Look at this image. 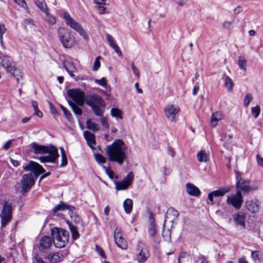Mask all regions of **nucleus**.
I'll return each instance as SVG.
<instances>
[{"label": "nucleus", "mask_w": 263, "mask_h": 263, "mask_svg": "<svg viewBox=\"0 0 263 263\" xmlns=\"http://www.w3.org/2000/svg\"><path fill=\"white\" fill-rule=\"evenodd\" d=\"M11 205L7 202L3 204V209L0 214L2 228H4L11 221L12 218Z\"/></svg>", "instance_id": "nucleus-7"}, {"label": "nucleus", "mask_w": 263, "mask_h": 263, "mask_svg": "<svg viewBox=\"0 0 263 263\" xmlns=\"http://www.w3.org/2000/svg\"><path fill=\"white\" fill-rule=\"evenodd\" d=\"M234 220L238 224L242 226H245V217L242 214L238 213L233 216Z\"/></svg>", "instance_id": "nucleus-34"}, {"label": "nucleus", "mask_w": 263, "mask_h": 263, "mask_svg": "<svg viewBox=\"0 0 263 263\" xmlns=\"http://www.w3.org/2000/svg\"><path fill=\"white\" fill-rule=\"evenodd\" d=\"M235 173H236V183H237L238 182H240L242 181L243 180L241 178L242 174L238 171H236Z\"/></svg>", "instance_id": "nucleus-53"}, {"label": "nucleus", "mask_w": 263, "mask_h": 263, "mask_svg": "<svg viewBox=\"0 0 263 263\" xmlns=\"http://www.w3.org/2000/svg\"><path fill=\"white\" fill-rule=\"evenodd\" d=\"M86 127L88 129L92 130V131H97L98 125L95 122H93L91 120H87L86 121Z\"/></svg>", "instance_id": "nucleus-38"}, {"label": "nucleus", "mask_w": 263, "mask_h": 263, "mask_svg": "<svg viewBox=\"0 0 263 263\" xmlns=\"http://www.w3.org/2000/svg\"><path fill=\"white\" fill-rule=\"evenodd\" d=\"M69 227L70 231L72 234V237L75 239L78 238L79 234L78 232L77 228L76 226L71 224V223L69 224Z\"/></svg>", "instance_id": "nucleus-40"}, {"label": "nucleus", "mask_w": 263, "mask_h": 263, "mask_svg": "<svg viewBox=\"0 0 263 263\" xmlns=\"http://www.w3.org/2000/svg\"><path fill=\"white\" fill-rule=\"evenodd\" d=\"M105 5H100V14L108 13L106 11V8L105 7Z\"/></svg>", "instance_id": "nucleus-57"}, {"label": "nucleus", "mask_w": 263, "mask_h": 263, "mask_svg": "<svg viewBox=\"0 0 263 263\" xmlns=\"http://www.w3.org/2000/svg\"><path fill=\"white\" fill-rule=\"evenodd\" d=\"M101 123L102 125V128L104 129H108L109 127V124L107 119L106 117H102L101 119Z\"/></svg>", "instance_id": "nucleus-49"}, {"label": "nucleus", "mask_w": 263, "mask_h": 263, "mask_svg": "<svg viewBox=\"0 0 263 263\" xmlns=\"http://www.w3.org/2000/svg\"><path fill=\"white\" fill-rule=\"evenodd\" d=\"M179 214V213L178 211L175 210L174 208H169L167 210L165 217L164 222L167 220H170L171 222H173L178 218Z\"/></svg>", "instance_id": "nucleus-20"}, {"label": "nucleus", "mask_w": 263, "mask_h": 263, "mask_svg": "<svg viewBox=\"0 0 263 263\" xmlns=\"http://www.w3.org/2000/svg\"><path fill=\"white\" fill-rule=\"evenodd\" d=\"M237 191L248 193L250 191V181L249 180H243L240 182L236 183Z\"/></svg>", "instance_id": "nucleus-22"}, {"label": "nucleus", "mask_w": 263, "mask_h": 263, "mask_svg": "<svg viewBox=\"0 0 263 263\" xmlns=\"http://www.w3.org/2000/svg\"><path fill=\"white\" fill-rule=\"evenodd\" d=\"M63 18L66 24L70 28L77 31L84 39H87L88 36L85 31L83 29L81 25L73 20L68 12H64Z\"/></svg>", "instance_id": "nucleus-6"}, {"label": "nucleus", "mask_w": 263, "mask_h": 263, "mask_svg": "<svg viewBox=\"0 0 263 263\" xmlns=\"http://www.w3.org/2000/svg\"><path fill=\"white\" fill-rule=\"evenodd\" d=\"M224 118L223 115L220 111H217L213 113L211 117V124L212 127H216L218 121L222 120Z\"/></svg>", "instance_id": "nucleus-27"}, {"label": "nucleus", "mask_w": 263, "mask_h": 263, "mask_svg": "<svg viewBox=\"0 0 263 263\" xmlns=\"http://www.w3.org/2000/svg\"><path fill=\"white\" fill-rule=\"evenodd\" d=\"M223 27L227 29H231L233 28V24L228 21H226L223 23Z\"/></svg>", "instance_id": "nucleus-51"}, {"label": "nucleus", "mask_w": 263, "mask_h": 263, "mask_svg": "<svg viewBox=\"0 0 263 263\" xmlns=\"http://www.w3.org/2000/svg\"><path fill=\"white\" fill-rule=\"evenodd\" d=\"M68 103L70 107H71L73 112L77 115H82V110L78 106L76 103L71 101L68 102Z\"/></svg>", "instance_id": "nucleus-36"}, {"label": "nucleus", "mask_w": 263, "mask_h": 263, "mask_svg": "<svg viewBox=\"0 0 263 263\" xmlns=\"http://www.w3.org/2000/svg\"><path fill=\"white\" fill-rule=\"evenodd\" d=\"M135 87L136 88V90H137V91L138 93H142L143 91H142V89H141L139 87V84L138 83H136L135 84Z\"/></svg>", "instance_id": "nucleus-64"}, {"label": "nucleus", "mask_w": 263, "mask_h": 263, "mask_svg": "<svg viewBox=\"0 0 263 263\" xmlns=\"http://www.w3.org/2000/svg\"><path fill=\"white\" fill-rule=\"evenodd\" d=\"M256 159L258 164L263 167V158L261 157L259 155H257L256 156Z\"/></svg>", "instance_id": "nucleus-55"}, {"label": "nucleus", "mask_w": 263, "mask_h": 263, "mask_svg": "<svg viewBox=\"0 0 263 263\" xmlns=\"http://www.w3.org/2000/svg\"><path fill=\"white\" fill-rule=\"evenodd\" d=\"M60 108L62 110L65 117L66 119L69 121L71 122L72 121V118L71 114L67 110V109L62 104L60 105Z\"/></svg>", "instance_id": "nucleus-43"}, {"label": "nucleus", "mask_w": 263, "mask_h": 263, "mask_svg": "<svg viewBox=\"0 0 263 263\" xmlns=\"http://www.w3.org/2000/svg\"><path fill=\"white\" fill-rule=\"evenodd\" d=\"M51 236L53 242L57 248H64L68 243L69 233L66 230L61 228H54L51 230Z\"/></svg>", "instance_id": "nucleus-4"}, {"label": "nucleus", "mask_w": 263, "mask_h": 263, "mask_svg": "<svg viewBox=\"0 0 263 263\" xmlns=\"http://www.w3.org/2000/svg\"><path fill=\"white\" fill-rule=\"evenodd\" d=\"M214 196L213 195V194H212V192H211L210 193H209L208 194V198L209 199V200L210 201V202H211V204H213V197Z\"/></svg>", "instance_id": "nucleus-63"}, {"label": "nucleus", "mask_w": 263, "mask_h": 263, "mask_svg": "<svg viewBox=\"0 0 263 263\" xmlns=\"http://www.w3.org/2000/svg\"><path fill=\"white\" fill-rule=\"evenodd\" d=\"M114 237L115 242L118 247L124 250L127 248L128 246L127 242L122 237L121 229L120 228H117L115 230Z\"/></svg>", "instance_id": "nucleus-14"}, {"label": "nucleus", "mask_w": 263, "mask_h": 263, "mask_svg": "<svg viewBox=\"0 0 263 263\" xmlns=\"http://www.w3.org/2000/svg\"><path fill=\"white\" fill-rule=\"evenodd\" d=\"M149 224L148 227V234L150 237H153L155 236L156 230L154 223V217L152 213H150L149 216Z\"/></svg>", "instance_id": "nucleus-26"}, {"label": "nucleus", "mask_w": 263, "mask_h": 263, "mask_svg": "<svg viewBox=\"0 0 263 263\" xmlns=\"http://www.w3.org/2000/svg\"><path fill=\"white\" fill-rule=\"evenodd\" d=\"M83 135L87 144L93 151L95 149L94 146L96 144L95 136L93 134L87 130L84 132Z\"/></svg>", "instance_id": "nucleus-18"}, {"label": "nucleus", "mask_w": 263, "mask_h": 263, "mask_svg": "<svg viewBox=\"0 0 263 263\" xmlns=\"http://www.w3.org/2000/svg\"><path fill=\"white\" fill-rule=\"evenodd\" d=\"M126 145L120 139L115 140L111 144L106 147V152L109 161L116 162L119 165L122 164L126 159Z\"/></svg>", "instance_id": "nucleus-3"}, {"label": "nucleus", "mask_w": 263, "mask_h": 263, "mask_svg": "<svg viewBox=\"0 0 263 263\" xmlns=\"http://www.w3.org/2000/svg\"><path fill=\"white\" fill-rule=\"evenodd\" d=\"M252 98V95L251 93H249L246 95L243 101V105L245 108H247L248 107Z\"/></svg>", "instance_id": "nucleus-46"}, {"label": "nucleus", "mask_w": 263, "mask_h": 263, "mask_svg": "<svg viewBox=\"0 0 263 263\" xmlns=\"http://www.w3.org/2000/svg\"><path fill=\"white\" fill-rule=\"evenodd\" d=\"M137 250H140V252L137 255V260L139 263H143L149 256L148 251L144 244L141 241L138 242Z\"/></svg>", "instance_id": "nucleus-13"}, {"label": "nucleus", "mask_w": 263, "mask_h": 263, "mask_svg": "<svg viewBox=\"0 0 263 263\" xmlns=\"http://www.w3.org/2000/svg\"><path fill=\"white\" fill-rule=\"evenodd\" d=\"M34 115L38 116L39 117L41 118L43 116L42 112L39 110V109L37 108L34 109Z\"/></svg>", "instance_id": "nucleus-59"}, {"label": "nucleus", "mask_w": 263, "mask_h": 263, "mask_svg": "<svg viewBox=\"0 0 263 263\" xmlns=\"http://www.w3.org/2000/svg\"><path fill=\"white\" fill-rule=\"evenodd\" d=\"M251 257L255 263H263V253L259 251H253Z\"/></svg>", "instance_id": "nucleus-30"}, {"label": "nucleus", "mask_w": 263, "mask_h": 263, "mask_svg": "<svg viewBox=\"0 0 263 263\" xmlns=\"http://www.w3.org/2000/svg\"><path fill=\"white\" fill-rule=\"evenodd\" d=\"M61 153V158H62V162L60 165L61 167H64L66 166L67 164V160L66 154L63 148H60Z\"/></svg>", "instance_id": "nucleus-42"}, {"label": "nucleus", "mask_w": 263, "mask_h": 263, "mask_svg": "<svg viewBox=\"0 0 263 263\" xmlns=\"http://www.w3.org/2000/svg\"><path fill=\"white\" fill-rule=\"evenodd\" d=\"M230 191V189L229 188H222L212 192V194L214 197H221L223 196L226 193L229 192Z\"/></svg>", "instance_id": "nucleus-37"}, {"label": "nucleus", "mask_w": 263, "mask_h": 263, "mask_svg": "<svg viewBox=\"0 0 263 263\" xmlns=\"http://www.w3.org/2000/svg\"><path fill=\"white\" fill-rule=\"evenodd\" d=\"M23 170L25 171L32 172L35 176H38L45 172L40 164L33 161H30L27 165L24 166Z\"/></svg>", "instance_id": "nucleus-12"}, {"label": "nucleus", "mask_w": 263, "mask_h": 263, "mask_svg": "<svg viewBox=\"0 0 263 263\" xmlns=\"http://www.w3.org/2000/svg\"><path fill=\"white\" fill-rule=\"evenodd\" d=\"M123 208L126 213H130L133 208V201L130 199H126L123 203Z\"/></svg>", "instance_id": "nucleus-33"}, {"label": "nucleus", "mask_w": 263, "mask_h": 263, "mask_svg": "<svg viewBox=\"0 0 263 263\" xmlns=\"http://www.w3.org/2000/svg\"><path fill=\"white\" fill-rule=\"evenodd\" d=\"M246 207L249 211L255 213L259 210V203L256 199L248 200L246 202Z\"/></svg>", "instance_id": "nucleus-21"}, {"label": "nucleus", "mask_w": 263, "mask_h": 263, "mask_svg": "<svg viewBox=\"0 0 263 263\" xmlns=\"http://www.w3.org/2000/svg\"><path fill=\"white\" fill-rule=\"evenodd\" d=\"M46 14V15H47V21L51 25H53L55 23H56V21H55V18L50 15L48 12V9L47 8V12H44Z\"/></svg>", "instance_id": "nucleus-48"}, {"label": "nucleus", "mask_w": 263, "mask_h": 263, "mask_svg": "<svg viewBox=\"0 0 263 263\" xmlns=\"http://www.w3.org/2000/svg\"><path fill=\"white\" fill-rule=\"evenodd\" d=\"M179 108L172 104L167 105L164 109V115L170 121H174L176 115L179 112Z\"/></svg>", "instance_id": "nucleus-15"}, {"label": "nucleus", "mask_w": 263, "mask_h": 263, "mask_svg": "<svg viewBox=\"0 0 263 263\" xmlns=\"http://www.w3.org/2000/svg\"><path fill=\"white\" fill-rule=\"evenodd\" d=\"M67 95L79 106H83L85 101L91 107L95 115L99 116V98L97 95H88L85 98L84 92L80 89H69Z\"/></svg>", "instance_id": "nucleus-2"}, {"label": "nucleus", "mask_w": 263, "mask_h": 263, "mask_svg": "<svg viewBox=\"0 0 263 263\" xmlns=\"http://www.w3.org/2000/svg\"><path fill=\"white\" fill-rule=\"evenodd\" d=\"M247 61L243 57L240 56L238 58V66L239 68L244 71L247 70Z\"/></svg>", "instance_id": "nucleus-39"}, {"label": "nucleus", "mask_w": 263, "mask_h": 263, "mask_svg": "<svg viewBox=\"0 0 263 263\" xmlns=\"http://www.w3.org/2000/svg\"><path fill=\"white\" fill-rule=\"evenodd\" d=\"M133 179V174L132 172L129 173L122 181L115 182L116 189L118 191L127 189L132 184Z\"/></svg>", "instance_id": "nucleus-11"}, {"label": "nucleus", "mask_w": 263, "mask_h": 263, "mask_svg": "<svg viewBox=\"0 0 263 263\" xmlns=\"http://www.w3.org/2000/svg\"><path fill=\"white\" fill-rule=\"evenodd\" d=\"M10 162L12 165L14 167H17L20 165V163L18 161L10 159Z\"/></svg>", "instance_id": "nucleus-60"}, {"label": "nucleus", "mask_w": 263, "mask_h": 263, "mask_svg": "<svg viewBox=\"0 0 263 263\" xmlns=\"http://www.w3.org/2000/svg\"><path fill=\"white\" fill-rule=\"evenodd\" d=\"M7 29L4 24L0 23V43L3 45V34L6 32Z\"/></svg>", "instance_id": "nucleus-44"}, {"label": "nucleus", "mask_w": 263, "mask_h": 263, "mask_svg": "<svg viewBox=\"0 0 263 263\" xmlns=\"http://www.w3.org/2000/svg\"><path fill=\"white\" fill-rule=\"evenodd\" d=\"M49 105L51 112L53 114H57L58 112L56 108L54 107H53V106L51 104V103H49Z\"/></svg>", "instance_id": "nucleus-61"}, {"label": "nucleus", "mask_w": 263, "mask_h": 263, "mask_svg": "<svg viewBox=\"0 0 263 263\" xmlns=\"http://www.w3.org/2000/svg\"><path fill=\"white\" fill-rule=\"evenodd\" d=\"M199 90V87L198 85H195L193 89V95L196 96Z\"/></svg>", "instance_id": "nucleus-58"}, {"label": "nucleus", "mask_w": 263, "mask_h": 263, "mask_svg": "<svg viewBox=\"0 0 263 263\" xmlns=\"http://www.w3.org/2000/svg\"><path fill=\"white\" fill-rule=\"evenodd\" d=\"M226 202L228 204L232 205L235 209H240L243 202L241 193L239 191H236L235 194L228 196Z\"/></svg>", "instance_id": "nucleus-8"}, {"label": "nucleus", "mask_w": 263, "mask_h": 263, "mask_svg": "<svg viewBox=\"0 0 263 263\" xmlns=\"http://www.w3.org/2000/svg\"><path fill=\"white\" fill-rule=\"evenodd\" d=\"M106 40L110 47L115 50L116 53L121 58L122 57V52L119 47L115 43L113 37L107 33L106 35Z\"/></svg>", "instance_id": "nucleus-19"}, {"label": "nucleus", "mask_w": 263, "mask_h": 263, "mask_svg": "<svg viewBox=\"0 0 263 263\" xmlns=\"http://www.w3.org/2000/svg\"><path fill=\"white\" fill-rule=\"evenodd\" d=\"M186 192L189 195L193 196H198L200 194V190L195 185L188 183L186 184Z\"/></svg>", "instance_id": "nucleus-25"}, {"label": "nucleus", "mask_w": 263, "mask_h": 263, "mask_svg": "<svg viewBox=\"0 0 263 263\" xmlns=\"http://www.w3.org/2000/svg\"><path fill=\"white\" fill-rule=\"evenodd\" d=\"M101 166L104 170L105 173L108 176V177L110 179L115 178L116 179H117L118 178V176L117 175H114V172L111 170L109 165H102Z\"/></svg>", "instance_id": "nucleus-32"}, {"label": "nucleus", "mask_w": 263, "mask_h": 263, "mask_svg": "<svg viewBox=\"0 0 263 263\" xmlns=\"http://www.w3.org/2000/svg\"><path fill=\"white\" fill-rule=\"evenodd\" d=\"M12 140H9L7 141L4 145L3 147L5 149L7 150L10 147Z\"/></svg>", "instance_id": "nucleus-56"}, {"label": "nucleus", "mask_w": 263, "mask_h": 263, "mask_svg": "<svg viewBox=\"0 0 263 263\" xmlns=\"http://www.w3.org/2000/svg\"><path fill=\"white\" fill-rule=\"evenodd\" d=\"M37 7L43 12H47V5L44 0H34Z\"/></svg>", "instance_id": "nucleus-35"}, {"label": "nucleus", "mask_w": 263, "mask_h": 263, "mask_svg": "<svg viewBox=\"0 0 263 263\" xmlns=\"http://www.w3.org/2000/svg\"><path fill=\"white\" fill-rule=\"evenodd\" d=\"M132 68L133 72L135 76L139 77L140 76V72L139 69L134 65V63L132 64Z\"/></svg>", "instance_id": "nucleus-52"}, {"label": "nucleus", "mask_w": 263, "mask_h": 263, "mask_svg": "<svg viewBox=\"0 0 263 263\" xmlns=\"http://www.w3.org/2000/svg\"><path fill=\"white\" fill-rule=\"evenodd\" d=\"M74 209V207L68 205L63 202H61L59 204L57 205L53 209L52 212L54 216H57L61 218H64L63 214L58 213L59 211L68 210L70 212H72Z\"/></svg>", "instance_id": "nucleus-16"}, {"label": "nucleus", "mask_w": 263, "mask_h": 263, "mask_svg": "<svg viewBox=\"0 0 263 263\" xmlns=\"http://www.w3.org/2000/svg\"><path fill=\"white\" fill-rule=\"evenodd\" d=\"M224 85L227 87L228 91L230 92L232 91L233 86V83L232 80L230 77H227L226 78L224 81Z\"/></svg>", "instance_id": "nucleus-41"}, {"label": "nucleus", "mask_w": 263, "mask_h": 263, "mask_svg": "<svg viewBox=\"0 0 263 263\" xmlns=\"http://www.w3.org/2000/svg\"><path fill=\"white\" fill-rule=\"evenodd\" d=\"M251 112L252 116L254 117V118H257L260 112V109L259 106H256L255 107H253L251 108Z\"/></svg>", "instance_id": "nucleus-45"}, {"label": "nucleus", "mask_w": 263, "mask_h": 263, "mask_svg": "<svg viewBox=\"0 0 263 263\" xmlns=\"http://www.w3.org/2000/svg\"><path fill=\"white\" fill-rule=\"evenodd\" d=\"M58 33L60 40L64 47L70 48L74 45L75 39L69 30L60 27L58 29Z\"/></svg>", "instance_id": "nucleus-5"}, {"label": "nucleus", "mask_w": 263, "mask_h": 263, "mask_svg": "<svg viewBox=\"0 0 263 263\" xmlns=\"http://www.w3.org/2000/svg\"><path fill=\"white\" fill-rule=\"evenodd\" d=\"M100 85L104 88V90L102 91V92L103 93L105 99H109L110 95V87L109 86L107 85V81L104 78H102L100 79Z\"/></svg>", "instance_id": "nucleus-28"}, {"label": "nucleus", "mask_w": 263, "mask_h": 263, "mask_svg": "<svg viewBox=\"0 0 263 263\" xmlns=\"http://www.w3.org/2000/svg\"><path fill=\"white\" fill-rule=\"evenodd\" d=\"M162 236L164 239L166 241H171V232L169 230H164L162 232Z\"/></svg>", "instance_id": "nucleus-47"}, {"label": "nucleus", "mask_w": 263, "mask_h": 263, "mask_svg": "<svg viewBox=\"0 0 263 263\" xmlns=\"http://www.w3.org/2000/svg\"><path fill=\"white\" fill-rule=\"evenodd\" d=\"M64 66L66 70V71L68 72V73L69 74V75L73 77L74 76L73 72H74L76 71V68L75 66H74L72 62L70 59H66L64 62Z\"/></svg>", "instance_id": "nucleus-24"}, {"label": "nucleus", "mask_w": 263, "mask_h": 263, "mask_svg": "<svg viewBox=\"0 0 263 263\" xmlns=\"http://www.w3.org/2000/svg\"><path fill=\"white\" fill-rule=\"evenodd\" d=\"M92 69L95 71L99 69V57H97L96 58V60Z\"/></svg>", "instance_id": "nucleus-54"}, {"label": "nucleus", "mask_w": 263, "mask_h": 263, "mask_svg": "<svg viewBox=\"0 0 263 263\" xmlns=\"http://www.w3.org/2000/svg\"><path fill=\"white\" fill-rule=\"evenodd\" d=\"M64 256L62 252L54 253H50L45 257L44 259L48 260V263H58L61 261Z\"/></svg>", "instance_id": "nucleus-17"}, {"label": "nucleus", "mask_w": 263, "mask_h": 263, "mask_svg": "<svg viewBox=\"0 0 263 263\" xmlns=\"http://www.w3.org/2000/svg\"><path fill=\"white\" fill-rule=\"evenodd\" d=\"M198 160L200 162L207 163L210 161V154L205 149L200 151L197 155Z\"/></svg>", "instance_id": "nucleus-29"}, {"label": "nucleus", "mask_w": 263, "mask_h": 263, "mask_svg": "<svg viewBox=\"0 0 263 263\" xmlns=\"http://www.w3.org/2000/svg\"><path fill=\"white\" fill-rule=\"evenodd\" d=\"M53 242L50 237L44 236L40 240L39 248L40 250L48 249L50 247Z\"/></svg>", "instance_id": "nucleus-23"}, {"label": "nucleus", "mask_w": 263, "mask_h": 263, "mask_svg": "<svg viewBox=\"0 0 263 263\" xmlns=\"http://www.w3.org/2000/svg\"><path fill=\"white\" fill-rule=\"evenodd\" d=\"M33 152L35 154L45 155L46 156H42L37 158L41 163H50L52 165L45 164V166L57 168L58 164L57 159L59 156L58 151L57 147L52 144L49 145H40L35 142H33L30 144Z\"/></svg>", "instance_id": "nucleus-1"}, {"label": "nucleus", "mask_w": 263, "mask_h": 263, "mask_svg": "<svg viewBox=\"0 0 263 263\" xmlns=\"http://www.w3.org/2000/svg\"><path fill=\"white\" fill-rule=\"evenodd\" d=\"M34 263H48V260H44L39 255H36L33 258Z\"/></svg>", "instance_id": "nucleus-50"}, {"label": "nucleus", "mask_w": 263, "mask_h": 263, "mask_svg": "<svg viewBox=\"0 0 263 263\" xmlns=\"http://www.w3.org/2000/svg\"><path fill=\"white\" fill-rule=\"evenodd\" d=\"M2 65L7 72L12 75L14 74V72L16 70V64L11 57L3 56L2 58Z\"/></svg>", "instance_id": "nucleus-10"}, {"label": "nucleus", "mask_w": 263, "mask_h": 263, "mask_svg": "<svg viewBox=\"0 0 263 263\" xmlns=\"http://www.w3.org/2000/svg\"><path fill=\"white\" fill-rule=\"evenodd\" d=\"M110 115L117 120L123 119V112L118 108H112L110 110Z\"/></svg>", "instance_id": "nucleus-31"}, {"label": "nucleus", "mask_w": 263, "mask_h": 263, "mask_svg": "<svg viewBox=\"0 0 263 263\" xmlns=\"http://www.w3.org/2000/svg\"><path fill=\"white\" fill-rule=\"evenodd\" d=\"M34 183V179L31 174H25L21 181V189L17 191L24 194L30 189Z\"/></svg>", "instance_id": "nucleus-9"}, {"label": "nucleus", "mask_w": 263, "mask_h": 263, "mask_svg": "<svg viewBox=\"0 0 263 263\" xmlns=\"http://www.w3.org/2000/svg\"><path fill=\"white\" fill-rule=\"evenodd\" d=\"M242 11V8L240 6L237 7L234 10V13L236 14L240 13Z\"/></svg>", "instance_id": "nucleus-62"}]
</instances>
